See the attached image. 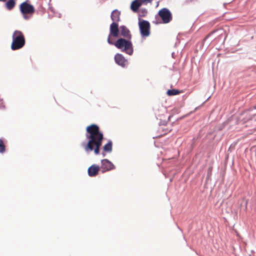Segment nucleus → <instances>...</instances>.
Returning a JSON list of instances; mask_svg holds the SVG:
<instances>
[{
  "instance_id": "obj_16",
  "label": "nucleus",
  "mask_w": 256,
  "mask_h": 256,
  "mask_svg": "<svg viewBox=\"0 0 256 256\" xmlns=\"http://www.w3.org/2000/svg\"><path fill=\"white\" fill-rule=\"evenodd\" d=\"M16 4V0H8L5 4V6L7 10H11L14 8Z\"/></svg>"
},
{
  "instance_id": "obj_5",
  "label": "nucleus",
  "mask_w": 256,
  "mask_h": 256,
  "mask_svg": "<svg viewBox=\"0 0 256 256\" xmlns=\"http://www.w3.org/2000/svg\"><path fill=\"white\" fill-rule=\"evenodd\" d=\"M20 11L25 20H30L35 12L34 6L30 3L29 0L21 3L19 6Z\"/></svg>"
},
{
  "instance_id": "obj_17",
  "label": "nucleus",
  "mask_w": 256,
  "mask_h": 256,
  "mask_svg": "<svg viewBox=\"0 0 256 256\" xmlns=\"http://www.w3.org/2000/svg\"><path fill=\"white\" fill-rule=\"evenodd\" d=\"M180 94V92L178 90L176 89H170L168 90L166 92V94L168 96H176Z\"/></svg>"
},
{
  "instance_id": "obj_22",
  "label": "nucleus",
  "mask_w": 256,
  "mask_h": 256,
  "mask_svg": "<svg viewBox=\"0 0 256 256\" xmlns=\"http://www.w3.org/2000/svg\"><path fill=\"white\" fill-rule=\"evenodd\" d=\"M50 0H50L49 3H48V6H49L48 9L50 10L53 13H54L55 12H54V9L52 7V6L50 5Z\"/></svg>"
},
{
  "instance_id": "obj_27",
  "label": "nucleus",
  "mask_w": 256,
  "mask_h": 256,
  "mask_svg": "<svg viewBox=\"0 0 256 256\" xmlns=\"http://www.w3.org/2000/svg\"><path fill=\"white\" fill-rule=\"evenodd\" d=\"M159 2H156V7L158 6Z\"/></svg>"
},
{
  "instance_id": "obj_8",
  "label": "nucleus",
  "mask_w": 256,
  "mask_h": 256,
  "mask_svg": "<svg viewBox=\"0 0 256 256\" xmlns=\"http://www.w3.org/2000/svg\"><path fill=\"white\" fill-rule=\"evenodd\" d=\"M120 11L118 10L117 9H115L112 11L110 15V18L112 20V22L110 24V30L111 32H116L118 26H119L118 22L120 20Z\"/></svg>"
},
{
  "instance_id": "obj_28",
  "label": "nucleus",
  "mask_w": 256,
  "mask_h": 256,
  "mask_svg": "<svg viewBox=\"0 0 256 256\" xmlns=\"http://www.w3.org/2000/svg\"><path fill=\"white\" fill-rule=\"evenodd\" d=\"M210 98V96L208 98L207 100H206V102L208 101Z\"/></svg>"
},
{
  "instance_id": "obj_19",
  "label": "nucleus",
  "mask_w": 256,
  "mask_h": 256,
  "mask_svg": "<svg viewBox=\"0 0 256 256\" xmlns=\"http://www.w3.org/2000/svg\"><path fill=\"white\" fill-rule=\"evenodd\" d=\"M6 151V146L2 139L0 138V153L3 154Z\"/></svg>"
},
{
  "instance_id": "obj_30",
  "label": "nucleus",
  "mask_w": 256,
  "mask_h": 256,
  "mask_svg": "<svg viewBox=\"0 0 256 256\" xmlns=\"http://www.w3.org/2000/svg\"><path fill=\"white\" fill-rule=\"evenodd\" d=\"M102 154L103 156H105V154L104 153L102 152Z\"/></svg>"
},
{
  "instance_id": "obj_4",
  "label": "nucleus",
  "mask_w": 256,
  "mask_h": 256,
  "mask_svg": "<svg viewBox=\"0 0 256 256\" xmlns=\"http://www.w3.org/2000/svg\"><path fill=\"white\" fill-rule=\"evenodd\" d=\"M26 44V38L22 32L16 30L12 35V42L10 48L12 50H16L22 48Z\"/></svg>"
},
{
  "instance_id": "obj_24",
  "label": "nucleus",
  "mask_w": 256,
  "mask_h": 256,
  "mask_svg": "<svg viewBox=\"0 0 256 256\" xmlns=\"http://www.w3.org/2000/svg\"><path fill=\"white\" fill-rule=\"evenodd\" d=\"M155 114L156 116V118H158V116H159L160 114L157 113L156 110L155 111Z\"/></svg>"
},
{
  "instance_id": "obj_14",
  "label": "nucleus",
  "mask_w": 256,
  "mask_h": 256,
  "mask_svg": "<svg viewBox=\"0 0 256 256\" xmlns=\"http://www.w3.org/2000/svg\"><path fill=\"white\" fill-rule=\"evenodd\" d=\"M224 34V32L222 29H218L215 30L212 32H211L210 34H209L205 38V40L210 37L212 36L213 35H215L214 40L218 38H219L220 36H222L223 34Z\"/></svg>"
},
{
  "instance_id": "obj_3",
  "label": "nucleus",
  "mask_w": 256,
  "mask_h": 256,
  "mask_svg": "<svg viewBox=\"0 0 256 256\" xmlns=\"http://www.w3.org/2000/svg\"><path fill=\"white\" fill-rule=\"evenodd\" d=\"M235 120L236 124H243L249 121H254L256 122V112L254 110H248L242 112L238 116H232L230 121Z\"/></svg>"
},
{
  "instance_id": "obj_13",
  "label": "nucleus",
  "mask_w": 256,
  "mask_h": 256,
  "mask_svg": "<svg viewBox=\"0 0 256 256\" xmlns=\"http://www.w3.org/2000/svg\"><path fill=\"white\" fill-rule=\"evenodd\" d=\"M100 170V168L98 165L93 164L88 168V174L90 177H94L98 174Z\"/></svg>"
},
{
  "instance_id": "obj_20",
  "label": "nucleus",
  "mask_w": 256,
  "mask_h": 256,
  "mask_svg": "<svg viewBox=\"0 0 256 256\" xmlns=\"http://www.w3.org/2000/svg\"><path fill=\"white\" fill-rule=\"evenodd\" d=\"M168 122V120H160L159 122V125L160 126H166L167 123Z\"/></svg>"
},
{
  "instance_id": "obj_29",
  "label": "nucleus",
  "mask_w": 256,
  "mask_h": 256,
  "mask_svg": "<svg viewBox=\"0 0 256 256\" xmlns=\"http://www.w3.org/2000/svg\"><path fill=\"white\" fill-rule=\"evenodd\" d=\"M232 146H232V145L230 146V148H229V150H230V149L231 148H232Z\"/></svg>"
},
{
  "instance_id": "obj_10",
  "label": "nucleus",
  "mask_w": 256,
  "mask_h": 256,
  "mask_svg": "<svg viewBox=\"0 0 256 256\" xmlns=\"http://www.w3.org/2000/svg\"><path fill=\"white\" fill-rule=\"evenodd\" d=\"M100 162L101 165L100 166L102 173H104L116 168L115 166L108 159L102 160Z\"/></svg>"
},
{
  "instance_id": "obj_21",
  "label": "nucleus",
  "mask_w": 256,
  "mask_h": 256,
  "mask_svg": "<svg viewBox=\"0 0 256 256\" xmlns=\"http://www.w3.org/2000/svg\"><path fill=\"white\" fill-rule=\"evenodd\" d=\"M5 106L3 104L2 99L0 98V110L4 109Z\"/></svg>"
},
{
  "instance_id": "obj_18",
  "label": "nucleus",
  "mask_w": 256,
  "mask_h": 256,
  "mask_svg": "<svg viewBox=\"0 0 256 256\" xmlns=\"http://www.w3.org/2000/svg\"><path fill=\"white\" fill-rule=\"evenodd\" d=\"M140 12L138 14V18H141L142 17H144L146 16L148 13V10L145 8H141L138 12Z\"/></svg>"
},
{
  "instance_id": "obj_32",
  "label": "nucleus",
  "mask_w": 256,
  "mask_h": 256,
  "mask_svg": "<svg viewBox=\"0 0 256 256\" xmlns=\"http://www.w3.org/2000/svg\"><path fill=\"white\" fill-rule=\"evenodd\" d=\"M172 56L173 57V56H174V52H172Z\"/></svg>"
},
{
  "instance_id": "obj_33",
  "label": "nucleus",
  "mask_w": 256,
  "mask_h": 256,
  "mask_svg": "<svg viewBox=\"0 0 256 256\" xmlns=\"http://www.w3.org/2000/svg\"><path fill=\"white\" fill-rule=\"evenodd\" d=\"M0 2H4V0H0Z\"/></svg>"
},
{
  "instance_id": "obj_2",
  "label": "nucleus",
  "mask_w": 256,
  "mask_h": 256,
  "mask_svg": "<svg viewBox=\"0 0 256 256\" xmlns=\"http://www.w3.org/2000/svg\"><path fill=\"white\" fill-rule=\"evenodd\" d=\"M108 43L112 46H114L121 52L126 53L129 56H132L134 53L133 44L132 39L122 38H113L108 37Z\"/></svg>"
},
{
  "instance_id": "obj_31",
  "label": "nucleus",
  "mask_w": 256,
  "mask_h": 256,
  "mask_svg": "<svg viewBox=\"0 0 256 256\" xmlns=\"http://www.w3.org/2000/svg\"><path fill=\"white\" fill-rule=\"evenodd\" d=\"M155 23H156V24H160V22H156Z\"/></svg>"
},
{
  "instance_id": "obj_26",
  "label": "nucleus",
  "mask_w": 256,
  "mask_h": 256,
  "mask_svg": "<svg viewBox=\"0 0 256 256\" xmlns=\"http://www.w3.org/2000/svg\"><path fill=\"white\" fill-rule=\"evenodd\" d=\"M58 17L59 18H61V14H58Z\"/></svg>"
},
{
  "instance_id": "obj_12",
  "label": "nucleus",
  "mask_w": 256,
  "mask_h": 256,
  "mask_svg": "<svg viewBox=\"0 0 256 256\" xmlns=\"http://www.w3.org/2000/svg\"><path fill=\"white\" fill-rule=\"evenodd\" d=\"M114 59L116 63L122 68H124L126 66V62H128V60L125 58L124 56L119 53L115 54Z\"/></svg>"
},
{
  "instance_id": "obj_9",
  "label": "nucleus",
  "mask_w": 256,
  "mask_h": 256,
  "mask_svg": "<svg viewBox=\"0 0 256 256\" xmlns=\"http://www.w3.org/2000/svg\"><path fill=\"white\" fill-rule=\"evenodd\" d=\"M157 15L159 16L162 20L163 24H168L170 22L172 18V14L170 11L166 8L160 9Z\"/></svg>"
},
{
  "instance_id": "obj_34",
  "label": "nucleus",
  "mask_w": 256,
  "mask_h": 256,
  "mask_svg": "<svg viewBox=\"0 0 256 256\" xmlns=\"http://www.w3.org/2000/svg\"><path fill=\"white\" fill-rule=\"evenodd\" d=\"M170 118V116H168V120H169Z\"/></svg>"
},
{
  "instance_id": "obj_23",
  "label": "nucleus",
  "mask_w": 256,
  "mask_h": 256,
  "mask_svg": "<svg viewBox=\"0 0 256 256\" xmlns=\"http://www.w3.org/2000/svg\"><path fill=\"white\" fill-rule=\"evenodd\" d=\"M160 108L163 113H164L166 112V108L165 107H164L163 106H160Z\"/></svg>"
},
{
  "instance_id": "obj_1",
  "label": "nucleus",
  "mask_w": 256,
  "mask_h": 256,
  "mask_svg": "<svg viewBox=\"0 0 256 256\" xmlns=\"http://www.w3.org/2000/svg\"><path fill=\"white\" fill-rule=\"evenodd\" d=\"M86 131V141L82 142L81 146L88 154L94 151L96 155L99 154L104 139L102 132L100 130V126L95 124L88 126Z\"/></svg>"
},
{
  "instance_id": "obj_11",
  "label": "nucleus",
  "mask_w": 256,
  "mask_h": 256,
  "mask_svg": "<svg viewBox=\"0 0 256 256\" xmlns=\"http://www.w3.org/2000/svg\"><path fill=\"white\" fill-rule=\"evenodd\" d=\"M153 0H134L130 4V9L134 12H138L140 7L142 4H146Z\"/></svg>"
},
{
  "instance_id": "obj_25",
  "label": "nucleus",
  "mask_w": 256,
  "mask_h": 256,
  "mask_svg": "<svg viewBox=\"0 0 256 256\" xmlns=\"http://www.w3.org/2000/svg\"><path fill=\"white\" fill-rule=\"evenodd\" d=\"M192 0H186L185 1V2L186 3H188V2H192Z\"/></svg>"
},
{
  "instance_id": "obj_7",
  "label": "nucleus",
  "mask_w": 256,
  "mask_h": 256,
  "mask_svg": "<svg viewBox=\"0 0 256 256\" xmlns=\"http://www.w3.org/2000/svg\"><path fill=\"white\" fill-rule=\"evenodd\" d=\"M138 26L142 37L146 38L150 34V24L148 20L138 18Z\"/></svg>"
},
{
  "instance_id": "obj_15",
  "label": "nucleus",
  "mask_w": 256,
  "mask_h": 256,
  "mask_svg": "<svg viewBox=\"0 0 256 256\" xmlns=\"http://www.w3.org/2000/svg\"><path fill=\"white\" fill-rule=\"evenodd\" d=\"M102 149L104 152L110 153L112 150V142L110 140H108V142L103 146Z\"/></svg>"
},
{
  "instance_id": "obj_6",
  "label": "nucleus",
  "mask_w": 256,
  "mask_h": 256,
  "mask_svg": "<svg viewBox=\"0 0 256 256\" xmlns=\"http://www.w3.org/2000/svg\"><path fill=\"white\" fill-rule=\"evenodd\" d=\"M117 31L116 32H111L110 30V32L108 37L113 38H118L122 37V38H126L132 39V35L130 33V30L124 25H122L119 26H118Z\"/></svg>"
}]
</instances>
